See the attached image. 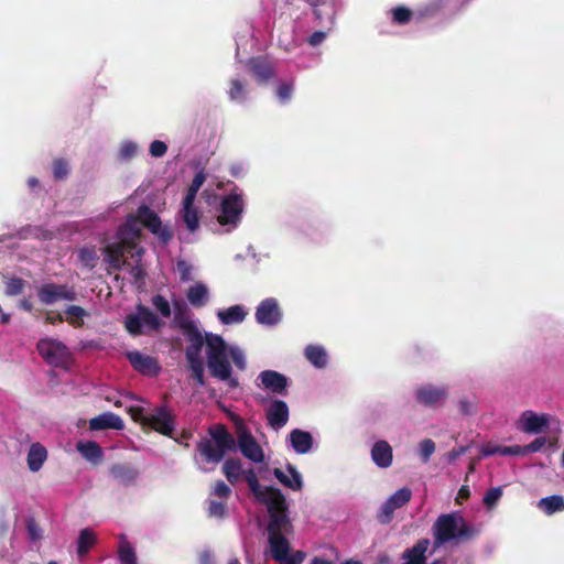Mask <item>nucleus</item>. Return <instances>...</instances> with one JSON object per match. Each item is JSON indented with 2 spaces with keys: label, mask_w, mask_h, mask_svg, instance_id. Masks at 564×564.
Here are the masks:
<instances>
[{
  "label": "nucleus",
  "mask_w": 564,
  "mask_h": 564,
  "mask_svg": "<svg viewBox=\"0 0 564 564\" xmlns=\"http://www.w3.org/2000/svg\"><path fill=\"white\" fill-rule=\"evenodd\" d=\"M189 345L185 350L192 378L198 386H204V359L202 350L205 348L207 367L210 375L219 381L226 382L230 388H237L239 381L232 376L229 357L239 370L247 367L246 355L238 345H230L217 334L206 333L203 336L196 332L188 337Z\"/></svg>",
  "instance_id": "1"
},
{
  "label": "nucleus",
  "mask_w": 564,
  "mask_h": 564,
  "mask_svg": "<svg viewBox=\"0 0 564 564\" xmlns=\"http://www.w3.org/2000/svg\"><path fill=\"white\" fill-rule=\"evenodd\" d=\"M148 227L163 242L172 238L171 230L163 226L159 216L148 206H140L138 215H128L126 221L118 228L115 241H107L102 248L104 260L112 270H120L126 264V250H131V259L134 264L130 268V275L138 282L143 279L144 270L140 264L143 249L137 246L142 228Z\"/></svg>",
  "instance_id": "2"
},
{
  "label": "nucleus",
  "mask_w": 564,
  "mask_h": 564,
  "mask_svg": "<svg viewBox=\"0 0 564 564\" xmlns=\"http://www.w3.org/2000/svg\"><path fill=\"white\" fill-rule=\"evenodd\" d=\"M248 487L258 503L263 505L269 513L268 535L272 557L275 561L286 560L290 553L288 535L292 534L293 525L288 516L285 498L280 489L258 484L252 470L247 474Z\"/></svg>",
  "instance_id": "3"
},
{
  "label": "nucleus",
  "mask_w": 564,
  "mask_h": 564,
  "mask_svg": "<svg viewBox=\"0 0 564 564\" xmlns=\"http://www.w3.org/2000/svg\"><path fill=\"white\" fill-rule=\"evenodd\" d=\"M205 181L206 174L203 170L198 171L195 174L191 185L186 189L177 214V219L184 225L186 229V234L182 235L180 239L187 243L194 242V235L197 232L200 226V214L197 206L195 205V199Z\"/></svg>",
  "instance_id": "4"
},
{
  "label": "nucleus",
  "mask_w": 564,
  "mask_h": 564,
  "mask_svg": "<svg viewBox=\"0 0 564 564\" xmlns=\"http://www.w3.org/2000/svg\"><path fill=\"white\" fill-rule=\"evenodd\" d=\"M434 545L438 547L445 543L467 540L476 534L458 511L441 514L432 527Z\"/></svg>",
  "instance_id": "5"
},
{
  "label": "nucleus",
  "mask_w": 564,
  "mask_h": 564,
  "mask_svg": "<svg viewBox=\"0 0 564 564\" xmlns=\"http://www.w3.org/2000/svg\"><path fill=\"white\" fill-rule=\"evenodd\" d=\"M245 212V200L241 192L234 191L220 197L219 204L215 207L214 228L216 234H229L236 230Z\"/></svg>",
  "instance_id": "6"
},
{
  "label": "nucleus",
  "mask_w": 564,
  "mask_h": 564,
  "mask_svg": "<svg viewBox=\"0 0 564 564\" xmlns=\"http://www.w3.org/2000/svg\"><path fill=\"white\" fill-rule=\"evenodd\" d=\"M132 416L163 435H171L175 427L174 415L165 405L158 406L150 413L138 409L132 412Z\"/></svg>",
  "instance_id": "7"
},
{
  "label": "nucleus",
  "mask_w": 564,
  "mask_h": 564,
  "mask_svg": "<svg viewBox=\"0 0 564 564\" xmlns=\"http://www.w3.org/2000/svg\"><path fill=\"white\" fill-rule=\"evenodd\" d=\"M162 324V321L153 312L141 305L137 307L135 313L129 314L124 319L128 333L133 336L158 330Z\"/></svg>",
  "instance_id": "8"
},
{
  "label": "nucleus",
  "mask_w": 564,
  "mask_h": 564,
  "mask_svg": "<svg viewBox=\"0 0 564 564\" xmlns=\"http://www.w3.org/2000/svg\"><path fill=\"white\" fill-rule=\"evenodd\" d=\"M237 445L240 453L248 460L253 464H262L264 462L265 456L261 445L241 421H239L237 426Z\"/></svg>",
  "instance_id": "9"
},
{
  "label": "nucleus",
  "mask_w": 564,
  "mask_h": 564,
  "mask_svg": "<svg viewBox=\"0 0 564 564\" xmlns=\"http://www.w3.org/2000/svg\"><path fill=\"white\" fill-rule=\"evenodd\" d=\"M37 350L48 364L56 367L66 365L69 357L68 348L56 339H41L37 343Z\"/></svg>",
  "instance_id": "10"
},
{
  "label": "nucleus",
  "mask_w": 564,
  "mask_h": 564,
  "mask_svg": "<svg viewBox=\"0 0 564 564\" xmlns=\"http://www.w3.org/2000/svg\"><path fill=\"white\" fill-rule=\"evenodd\" d=\"M555 419L547 413L523 411L518 419V429L528 434H539L547 430Z\"/></svg>",
  "instance_id": "11"
},
{
  "label": "nucleus",
  "mask_w": 564,
  "mask_h": 564,
  "mask_svg": "<svg viewBox=\"0 0 564 564\" xmlns=\"http://www.w3.org/2000/svg\"><path fill=\"white\" fill-rule=\"evenodd\" d=\"M39 300L45 305H52L58 301L76 300L75 290L66 284L45 283L37 291Z\"/></svg>",
  "instance_id": "12"
},
{
  "label": "nucleus",
  "mask_w": 564,
  "mask_h": 564,
  "mask_svg": "<svg viewBox=\"0 0 564 564\" xmlns=\"http://www.w3.org/2000/svg\"><path fill=\"white\" fill-rule=\"evenodd\" d=\"M256 321L258 324L267 327L278 325L282 319V313L278 301L269 297L260 302L256 310Z\"/></svg>",
  "instance_id": "13"
},
{
  "label": "nucleus",
  "mask_w": 564,
  "mask_h": 564,
  "mask_svg": "<svg viewBox=\"0 0 564 564\" xmlns=\"http://www.w3.org/2000/svg\"><path fill=\"white\" fill-rule=\"evenodd\" d=\"M412 492L409 488H401L391 495L381 506L378 519L381 523H389L394 511L410 501Z\"/></svg>",
  "instance_id": "14"
},
{
  "label": "nucleus",
  "mask_w": 564,
  "mask_h": 564,
  "mask_svg": "<svg viewBox=\"0 0 564 564\" xmlns=\"http://www.w3.org/2000/svg\"><path fill=\"white\" fill-rule=\"evenodd\" d=\"M126 355L133 369L139 373L148 377L159 375L161 367L155 358L138 350L128 351Z\"/></svg>",
  "instance_id": "15"
},
{
  "label": "nucleus",
  "mask_w": 564,
  "mask_h": 564,
  "mask_svg": "<svg viewBox=\"0 0 564 564\" xmlns=\"http://www.w3.org/2000/svg\"><path fill=\"white\" fill-rule=\"evenodd\" d=\"M252 470L257 477V480H258V484L261 485L259 482V479H267V476H265V473L268 471V468L265 467H260L258 469V473L256 471V469L253 468H250L248 470H243L242 469V464L240 463V460L238 459H228L224 463V466H223V471L227 478V480L235 485L236 482H238L240 480V478L243 476L245 479L247 480V474Z\"/></svg>",
  "instance_id": "16"
},
{
  "label": "nucleus",
  "mask_w": 564,
  "mask_h": 564,
  "mask_svg": "<svg viewBox=\"0 0 564 564\" xmlns=\"http://www.w3.org/2000/svg\"><path fill=\"white\" fill-rule=\"evenodd\" d=\"M415 395L423 405L435 408L444 403L447 398V390L444 387L425 384L416 390Z\"/></svg>",
  "instance_id": "17"
},
{
  "label": "nucleus",
  "mask_w": 564,
  "mask_h": 564,
  "mask_svg": "<svg viewBox=\"0 0 564 564\" xmlns=\"http://www.w3.org/2000/svg\"><path fill=\"white\" fill-rule=\"evenodd\" d=\"M257 386L273 393L282 394L288 386V378L274 370H264L257 377Z\"/></svg>",
  "instance_id": "18"
},
{
  "label": "nucleus",
  "mask_w": 564,
  "mask_h": 564,
  "mask_svg": "<svg viewBox=\"0 0 564 564\" xmlns=\"http://www.w3.org/2000/svg\"><path fill=\"white\" fill-rule=\"evenodd\" d=\"M273 474L285 488L293 491H301L303 489V477L295 466L288 464L284 469L275 468Z\"/></svg>",
  "instance_id": "19"
},
{
  "label": "nucleus",
  "mask_w": 564,
  "mask_h": 564,
  "mask_svg": "<svg viewBox=\"0 0 564 564\" xmlns=\"http://www.w3.org/2000/svg\"><path fill=\"white\" fill-rule=\"evenodd\" d=\"M289 406L282 400H274L267 409L268 424L275 431L281 430L289 421Z\"/></svg>",
  "instance_id": "20"
},
{
  "label": "nucleus",
  "mask_w": 564,
  "mask_h": 564,
  "mask_svg": "<svg viewBox=\"0 0 564 564\" xmlns=\"http://www.w3.org/2000/svg\"><path fill=\"white\" fill-rule=\"evenodd\" d=\"M285 442L290 448L300 455L310 453L314 444L312 434L300 429L292 430Z\"/></svg>",
  "instance_id": "21"
},
{
  "label": "nucleus",
  "mask_w": 564,
  "mask_h": 564,
  "mask_svg": "<svg viewBox=\"0 0 564 564\" xmlns=\"http://www.w3.org/2000/svg\"><path fill=\"white\" fill-rule=\"evenodd\" d=\"M188 303L196 308L206 306L210 300V291L206 283L196 281L186 290Z\"/></svg>",
  "instance_id": "22"
},
{
  "label": "nucleus",
  "mask_w": 564,
  "mask_h": 564,
  "mask_svg": "<svg viewBox=\"0 0 564 564\" xmlns=\"http://www.w3.org/2000/svg\"><path fill=\"white\" fill-rule=\"evenodd\" d=\"M430 545L431 541L429 539L420 540L415 545L402 553L401 564H425Z\"/></svg>",
  "instance_id": "23"
},
{
  "label": "nucleus",
  "mask_w": 564,
  "mask_h": 564,
  "mask_svg": "<svg viewBox=\"0 0 564 564\" xmlns=\"http://www.w3.org/2000/svg\"><path fill=\"white\" fill-rule=\"evenodd\" d=\"M123 427L124 423L122 419L112 412H104L89 421V429L93 431H101L107 429L121 431Z\"/></svg>",
  "instance_id": "24"
},
{
  "label": "nucleus",
  "mask_w": 564,
  "mask_h": 564,
  "mask_svg": "<svg viewBox=\"0 0 564 564\" xmlns=\"http://www.w3.org/2000/svg\"><path fill=\"white\" fill-rule=\"evenodd\" d=\"M247 65L259 84H267L275 76L272 64L263 58H251Z\"/></svg>",
  "instance_id": "25"
},
{
  "label": "nucleus",
  "mask_w": 564,
  "mask_h": 564,
  "mask_svg": "<svg viewBox=\"0 0 564 564\" xmlns=\"http://www.w3.org/2000/svg\"><path fill=\"white\" fill-rule=\"evenodd\" d=\"M216 316L221 325L241 324L247 317V310L243 305L236 304L217 310Z\"/></svg>",
  "instance_id": "26"
},
{
  "label": "nucleus",
  "mask_w": 564,
  "mask_h": 564,
  "mask_svg": "<svg viewBox=\"0 0 564 564\" xmlns=\"http://www.w3.org/2000/svg\"><path fill=\"white\" fill-rule=\"evenodd\" d=\"M198 452L202 462L205 464H217L226 455V451L213 444L210 440H203L198 444Z\"/></svg>",
  "instance_id": "27"
},
{
  "label": "nucleus",
  "mask_w": 564,
  "mask_h": 564,
  "mask_svg": "<svg viewBox=\"0 0 564 564\" xmlns=\"http://www.w3.org/2000/svg\"><path fill=\"white\" fill-rule=\"evenodd\" d=\"M371 457L378 467L387 468L392 464V448L386 441H378L372 446Z\"/></svg>",
  "instance_id": "28"
},
{
  "label": "nucleus",
  "mask_w": 564,
  "mask_h": 564,
  "mask_svg": "<svg viewBox=\"0 0 564 564\" xmlns=\"http://www.w3.org/2000/svg\"><path fill=\"white\" fill-rule=\"evenodd\" d=\"M47 459V451L40 443H33L26 455L28 467L32 473L39 471Z\"/></svg>",
  "instance_id": "29"
},
{
  "label": "nucleus",
  "mask_w": 564,
  "mask_h": 564,
  "mask_svg": "<svg viewBox=\"0 0 564 564\" xmlns=\"http://www.w3.org/2000/svg\"><path fill=\"white\" fill-rule=\"evenodd\" d=\"M210 436L213 440V444L221 447L226 452H231L236 449V441L235 438L227 432V430L223 425L215 426L210 430Z\"/></svg>",
  "instance_id": "30"
},
{
  "label": "nucleus",
  "mask_w": 564,
  "mask_h": 564,
  "mask_svg": "<svg viewBox=\"0 0 564 564\" xmlns=\"http://www.w3.org/2000/svg\"><path fill=\"white\" fill-rule=\"evenodd\" d=\"M305 358L317 369H323L327 366L328 355L326 349L321 345H308L304 349Z\"/></svg>",
  "instance_id": "31"
},
{
  "label": "nucleus",
  "mask_w": 564,
  "mask_h": 564,
  "mask_svg": "<svg viewBox=\"0 0 564 564\" xmlns=\"http://www.w3.org/2000/svg\"><path fill=\"white\" fill-rule=\"evenodd\" d=\"M65 316L58 315V321H66L73 327H82L84 325L85 318L89 317V312L85 308L77 305H69L66 307L64 312Z\"/></svg>",
  "instance_id": "32"
},
{
  "label": "nucleus",
  "mask_w": 564,
  "mask_h": 564,
  "mask_svg": "<svg viewBox=\"0 0 564 564\" xmlns=\"http://www.w3.org/2000/svg\"><path fill=\"white\" fill-rule=\"evenodd\" d=\"M76 448L90 463H98L102 457L101 447L94 441H79Z\"/></svg>",
  "instance_id": "33"
},
{
  "label": "nucleus",
  "mask_w": 564,
  "mask_h": 564,
  "mask_svg": "<svg viewBox=\"0 0 564 564\" xmlns=\"http://www.w3.org/2000/svg\"><path fill=\"white\" fill-rule=\"evenodd\" d=\"M520 445L501 446L487 443L480 447V454L484 457L501 455V456H517L520 455Z\"/></svg>",
  "instance_id": "34"
},
{
  "label": "nucleus",
  "mask_w": 564,
  "mask_h": 564,
  "mask_svg": "<svg viewBox=\"0 0 564 564\" xmlns=\"http://www.w3.org/2000/svg\"><path fill=\"white\" fill-rule=\"evenodd\" d=\"M228 98L236 104H243L248 99L247 84L240 78L235 77L229 83V89L227 91Z\"/></svg>",
  "instance_id": "35"
},
{
  "label": "nucleus",
  "mask_w": 564,
  "mask_h": 564,
  "mask_svg": "<svg viewBox=\"0 0 564 564\" xmlns=\"http://www.w3.org/2000/svg\"><path fill=\"white\" fill-rule=\"evenodd\" d=\"M110 475L119 484L128 486L137 479L138 474L130 466L117 464L110 468Z\"/></svg>",
  "instance_id": "36"
},
{
  "label": "nucleus",
  "mask_w": 564,
  "mask_h": 564,
  "mask_svg": "<svg viewBox=\"0 0 564 564\" xmlns=\"http://www.w3.org/2000/svg\"><path fill=\"white\" fill-rule=\"evenodd\" d=\"M538 507L547 516L564 511V498L561 495L544 497L538 501Z\"/></svg>",
  "instance_id": "37"
},
{
  "label": "nucleus",
  "mask_w": 564,
  "mask_h": 564,
  "mask_svg": "<svg viewBox=\"0 0 564 564\" xmlns=\"http://www.w3.org/2000/svg\"><path fill=\"white\" fill-rule=\"evenodd\" d=\"M295 89V82L293 78L279 80L275 85L274 94L281 105H286L291 101Z\"/></svg>",
  "instance_id": "38"
},
{
  "label": "nucleus",
  "mask_w": 564,
  "mask_h": 564,
  "mask_svg": "<svg viewBox=\"0 0 564 564\" xmlns=\"http://www.w3.org/2000/svg\"><path fill=\"white\" fill-rule=\"evenodd\" d=\"M96 543V534L90 529H83L79 532L77 543H76V552L79 557H84L88 551Z\"/></svg>",
  "instance_id": "39"
},
{
  "label": "nucleus",
  "mask_w": 564,
  "mask_h": 564,
  "mask_svg": "<svg viewBox=\"0 0 564 564\" xmlns=\"http://www.w3.org/2000/svg\"><path fill=\"white\" fill-rule=\"evenodd\" d=\"M17 235L20 239L36 238L41 240L52 239L54 236L53 231L36 226H26Z\"/></svg>",
  "instance_id": "40"
},
{
  "label": "nucleus",
  "mask_w": 564,
  "mask_h": 564,
  "mask_svg": "<svg viewBox=\"0 0 564 564\" xmlns=\"http://www.w3.org/2000/svg\"><path fill=\"white\" fill-rule=\"evenodd\" d=\"M139 147L134 141L124 140L120 143L118 159L123 162L130 161L137 155Z\"/></svg>",
  "instance_id": "41"
},
{
  "label": "nucleus",
  "mask_w": 564,
  "mask_h": 564,
  "mask_svg": "<svg viewBox=\"0 0 564 564\" xmlns=\"http://www.w3.org/2000/svg\"><path fill=\"white\" fill-rule=\"evenodd\" d=\"M195 267L184 259L176 261V272L180 275L181 282L186 283L193 281L195 276Z\"/></svg>",
  "instance_id": "42"
},
{
  "label": "nucleus",
  "mask_w": 564,
  "mask_h": 564,
  "mask_svg": "<svg viewBox=\"0 0 564 564\" xmlns=\"http://www.w3.org/2000/svg\"><path fill=\"white\" fill-rule=\"evenodd\" d=\"M78 260L84 267L93 269L96 265L98 257L93 248H83L78 251Z\"/></svg>",
  "instance_id": "43"
},
{
  "label": "nucleus",
  "mask_w": 564,
  "mask_h": 564,
  "mask_svg": "<svg viewBox=\"0 0 564 564\" xmlns=\"http://www.w3.org/2000/svg\"><path fill=\"white\" fill-rule=\"evenodd\" d=\"M24 281L20 278H11L6 284V294L9 296H15L23 292Z\"/></svg>",
  "instance_id": "44"
},
{
  "label": "nucleus",
  "mask_w": 564,
  "mask_h": 564,
  "mask_svg": "<svg viewBox=\"0 0 564 564\" xmlns=\"http://www.w3.org/2000/svg\"><path fill=\"white\" fill-rule=\"evenodd\" d=\"M152 305L163 317H170L171 306H170L169 301L164 296H162L160 294L153 296Z\"/></svg>",
  "instance_id": "45"
},
{
  "label": "nucleus",
  "mask_w": 564,
  "mask_h": 564,
  "mask_svg": "<svg viewBox=\"0 0 564 564\" xmlns=\"http://www.w3.org/2000/svg\"><path fill=\"white\" fill-rule=\"evenodd\" d=\"M502 496V487H492L486 491L482 501L488 508H494Z\"/></svg>",
  "instance_id": "46"
},
{
  "label": "nucleus",
  "mask_w": 564,
  "mask_h": 564,
  "mask_svg": "<svg viewBox=\"0 0 564 564\" xmlns=\"http://www.w3.org/2000/svg\"><path fill=\"white\" fill-rule=\"evenodd\" d=\"M392 19L398 24H405L410 21L412 12L405 7H397L391 10Z\"/></svg>",
  "instance_id": "47"
},
{
  "label": "nucleus",
  "mask_w": 564,
  "mask_h": 564,
  "mask_svg": "<svg viewBox=\"0 0 564 564\" xmlns=\"http://www.w3.org/2000/svg\"><path fill=\"white\" fill-rule=\"evenodd\" d=\"M419 452L422 460L427 463L435 452V443L430 438L422 441L420 443Z\"/></svg>",
  "instance_id": "48"
},
{
  "label": "nucleus",
  "mask_w": 564,
  "mask_h": 564,
  "mask_svg": "<svg viewBox=\"0 0 564 564\" xmlns=\"http://www.w3.org/2000/svg\"><path fill=\"white\" fill-rule=\"evenodd\" d=\"M208 514L213 518H224L226 514V506L221 501L210 499L208 507Z\"/></svg>",
  "instance_id": "49"
},
{
  "label": "nucleus",
  "mask_w": 564,
  "mask_h": 564,
  "mask_svg": "<svg viewBox=\"0 0 564 564\" xmlns=\"http://www.w3.org/2000/svg\"><path fill=\"white\" fill-rule=\"evenodd\" d=\"M53 175L56 180H64L68 175V165L64 160L54 161Z\"/></svg>",
  "instance_id": "50"
},
{
  "label": "nucleus",
  "mask_w": 564,
  "mask_h": 564,
  "mask_svg": "<svg viewBox=\"0 0 564 564\" xmlns=\"http://www.w3.org/2000/svg\"><path fill=\"white\" fill-rule=\"evenodd\" d=\"M149 152L153 158H162L167 152V145L160 140L150 143Z\"/></svg>",
  "instance_id": "51"
},
{
  "label": "nucleus",
  "mask_w": 564,
  "mask_h": 564,
  "mask_svg": "<svg viewBox=\"0 0 564 564\" xmlns=\"http://www.w3.org/2000/svg\"><path fill=\"white\" fill-rule=\"evenodd\" d=\"M26 531L29 539L33 542L39 541L42 538V531L32 518L26 522Z\"/></svg>",
  "instance_id": "52"
},
{
  "label": "nucleus",
  "mask_w": 564,
  "mask_h": 564,
  "mask_svg": "<svg viewBox=\"0 0 564 564\" xmlns=\"http://www.w3.org/2000/svg\"><path fill=\"white\" fill-rule=\"evenodd\" d=\"M545 442L546 441L544 437H540V438H535L532 443H530L527 446H520V449H521L520 455L539 452L545 445Z\"/></svg>",
  "instance_id": "53"
},
{
  "label": "nucleus",
  "mask_w": 564,
  "mask_h": 564,
  "mask_svg": "<svg viewBox=\"0 0 564 564\" xmlns=\"http://www.w3.org/2000/svg\"><path fill=\"white\" fill-rule=\"evenodd\" d=\"M119 556H120V564H135L134 552L128 545L121 546Z\"/></svg>",
  "instance_id": "54"
},
{
  "label": "nucleus",
  "mask_w": 564,
  "mask_h": 564,
  "mask_svg": "<svg viewBox=\"0 0 564 564\" xmlns=\"http://www.w3.org/2000/svg\"><path fill=\"white\" fill-rule=\"evenodd\" d=\"M231 494V489L228 485H226L224 481H218L214 486V489L212 491V495L219 497V498H227Z\"/></svg>",
  "instance_id": "55"
},
{
  "label": "nucleus",
  "mask_w": 564,
  "mask_h": 564,
  "mask_svg": "<svg viewBox=\"0 0 564 564\" xmlns=\"http://www.w3.org/2000/svg\"><path fill=\"white\" fill-rule=\"evenodd\" d=\"M458 405L460 413L464 415H471L476 411V402L469 399H462Z\"/></svg>",
  "instance_id": "56"
},
{
  "label": "nucleus",
  "mask_w": 564,
  "mask_h": 564,
  "mask_svg": "<svg viewBox=\"0 0 564 564\" xmlns=\"http://www.w3.org/2000/svg\"><path fill=\"white\" fill-rule=\"evenodd\" d=\"M325 39H326V33H325V32H323V31H316V32H314V33L308 37V43H310L312 46H317V45H319L321 43H323Z\"/></svg>",
  "instance_id": "57"
},
{
  "label": "nucleus",
  "mask_w": 564,
  "mask_h": 564,
  "mask_svg": "<svg viewBox=\"0 0 564 564\" xmlns=\"http://www.w3.org/2000/svg\"><path fill=\"white\" fill-rule=\"evenodd\" d=\"M470 496V489L467 485H463L456 496V502L462 503L463 500L467 499Z\"/></svg>",
  "instance_id": "58"
},
{
  "label": "nucleus",
  "mask_w": 564,
  "mask_h": 564,
  "mask_svg": "<svg viewBox=\"0 0 564 564\" xmlns=\"http://www.w3.org/2000/svg\"><path fill=\"white\" fill-rule=\"evenodd\" d=\"M466 453V447H458L454 448L447 454L448 462H455L457 458H459L462 455Z\"/></svg>",
  "instance_id": "59"
},
{
  "label": "nucleus",
  "mask_w": 564,
  "mask_h": 564,
  "mask_svg": "<svg viewBox=\"0 0 564 564\" xmlns=\"http://www.w3.org/2000/svg\"><path fill=\"white\" fill-rule=\"evenodd\" d=\"M231 175L235 177H239L245 174L246 165L242 163L232 164L230 167Z\"/></svg>",
  "instance_id": "60"
},
{
  "label": "nucleus",
  "mask_w": 564,
  "mask_h": 564,
  "mask_svg": "<svg viewBox=\"0 0 564 564\" xmlns=\"http://www.w3.org/2000/svg\"><path fill=\"white\" fill-rule=\"evenodd\" d=\"M305 557V554L301 551L296 552L293 555L288 554L286 560H289L293 564H301Z\"/></svg>",
  "instance_id": "61"
},
{
  "label": "nucleus",
  "mask_w": 564,
  "mask_h": 564,
  "mask_svg": "<svg viewBox=\"0 0 564 564\" xmlns=\"http://www.w3.org/2000/svg\"><path fill=\"white\" fill-rule=\"evenodd\" d=\"M19 306L22 310L28 311V312H30L32 310V304L28 300H21L20 303H19Z\"/></svg>",
  "instance_id": "62"
},
{
  "label": "nucleus",
  "mask_w": 564,
  "mask_h": 564,
  "mask_svg": "<svg viewBox=\"0 0 564 564\" xmlns=\"http://www.w3.org/2000/svg\"><path fill=\"white\" fill-rule=\"evenodd\" d=\"M28 185H29L30 189L34 191L39 186V180L35 177H30L28 180Z\"/></svg>",
  "instance_id": "63"
},
{
  "label": "nucleus",
  "mask_w": 564,
  "mask_h": 564,
  "mask_svg": "<svg viewBox=\"0 0 564 564\" xmlns=\"http://www.w3.org/2000/svg\"><path fill=\"white\" fill-rule=\"evenodd\" d=\"M311 564H333V563L327 560H324V558L315 557L312 560Z\"/></svg>",
  "instance_id": "64"
}]
</instances>
